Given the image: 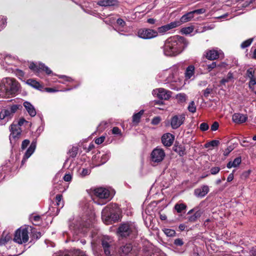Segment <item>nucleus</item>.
<instances>
[{
    "instance_id": "nucleus-1",
    "label": "nucleus",
    "mask_w": 256,
    "mask_h": 256,
    "mask_svg": "<svg viewBox=\"0 0 256 256\" xmlns=\"http://www.w3.org/2000/svg\"><path fill=\"white\" fill-rule=\"evenodd\" d=\"M188 42L181 36H175L168 38L163 46L164 54L167 56H175L181 54L187 47Z\"/></svg>"
},
{
    "instance_id": "nucleus-2",
    "label": "nucleus",
    "mask_w": 256,
    "mask_h": 256,
    "mask_svg": "<svg viewBox=\"0 0 256 256\" xmlns=\"http://www.w3.org/2000/svg\"><path fill=\"white\" fill-rule=\"evenodd\" d=\"M20 85L14 78H5L0 81V97L8 98L14 96L19 90Z\"/></svg>"
},
{
    "instance_id": "nucleus-3",
    "label": "nucleus",
    "mask_w": 256,
    "mask_h": 256,
    "mask_svg": "<svg viewBox=\"0 0 256 256\" xmlns=\"http://www.w3.org/2000/svg\"><path fill=\"white\" fill-rule=\"evenodd\" d=\"M21 107L20 104H14L2 110L0 112V126L5 125L10 120L16 112Z\"/></svg>"
},
{
    "instance_id": "nucleus-4",
    "label": "nucleus",
    "mask_w": 256,
    "mask_h": 256,
    "mask_svg": "<svg viewBox=\"0 0 256 256\" xmlns=\"http://www.w3.org/2000/svg\"><path fill=\"white\" fill-rule=\"evenodd\" d=\"M94 194L99 199L100 202H98V204H104L112 198V193L108 190L102 187L95 188Z\"/></svg>"
},
{
    "instance_id": "nucleus-5",
    "label": "nucleus",
    "mask_w": 256,
    "mask_h": 256,
    "mask_svg": "<svg viewBox=\"0 0 256 256\" xmlns=\"http://www.w3.org/2000/svg\"><path fill=\"white\" fill-rule=\"evenodd\" d=\"M31 227L26 226L18 229L15 232L14 240L18 244L26 242L29 239L28 230Z\"/></svg>"
},
{
    "instance_id": "nucleus-6",
    "label": "nucleus",
    "mask_w": 256,
    "mask_h": 256,
    "mask_svg": "<svg viewBox=\"0 0 256 256\" xmlns=\"http://www.w3.org/2000/svg\"><path fill=\"white\" fill-rule=\"evenodd\" d=\"M177 72L176 68H170L164 70L158 74V76L162 78V80L166 84L176 82L174 78V74Z\"/></svg>"
},
{
    "instance_id": "nucleus-7",
    "label": "nucleus",
    "mask_w": 256,
    "mask_h": 256,
    "mask_svg": "<svg viewBox=\"0 0 256 256\" xmlns=\"http://www.w3.org/2000/svg\"><path fill=\"white\" fill-rule=\"evenodd\" d=\"M136 231L135 225L128 222L124 223L120 226L118 233L122 237H126Z\"/></svg>"
},
{
    "instance_id": "nucleus-8",
    "label": "nucleus",
    "mask_w": 256,
    "mask_h": 256,
    "mask_svg": "<svg viewBox=\"0 0 256 256\" xmlns=\"http://www.w3.org/2000/svg\"><path fill=\"white\" fill-rule=\"evenodd\" d=\"M117 214H114L113 209L110 206L105 207L102 212V218L106 224H108L117 218Z\"/></svg>"
},
{
    "instance_id": "nucleus-9",
    "label": "nucleus",
    "mask_w": 256,
    "mask_h": 256,
    "mask_svg": "<svg viewBox=\"0 0 256 256\" xmlns=\"http://www.w3.org/2000/svg\"><path fill=\"white\" fill-rule=\"evenodd\" d=\"M166 156V154L162 148L158 147L152 150L150 154V160L152 162L158 164L161 162Z\"/></svg>"
},
{
    "instance_id": "nucleus-10",
    "label": "nucleus",
    "mask_w": 256,
    "mask_h": 256,
    "mask_svg": "<svg viewBox=\"0 0 256 256\" xmlns=\"http://www.w3.org/2000/svg\"><path fill=\"white\" fill-rule=\"evenodd\" d=\"M102 245L105 254L110 256L114 248L112 238L108 236H104L102 240Z\"/></svg>"
},
{
    "instance_id": "nucleus-11",
    "label": "nucleus",
    "mask_w": 256,
    "mask_h": 256,
    "mask_svg": "<svg viewBox=\"0 0 256 256\" xmlns=\"http://www.w3.org/2000/svg\"><path fill=\"white\" fill-rule=\"evenodd\" d=\"M138 36L143 39H150L158 36L156 30L150 28H141L138 32Z\"/></svg>"
},
{
    "instance_id": "nucleus-12",
    "label": "nucleus",
    "mask_w": 256,
    "mask_h": 256,
    "mask_svg": "<svg viewBox=\"0 0 256 256\" xmlns=\"http://www.w3.org/2000/svg\"><path fill=\"white\" fill-rule=\"evenodd\" d=\"M185 119V114H183L174 116L170 120L172 128L174 130L177 129L184 124Z\"/></svg>"
},
{
    "instance_id": "nucleus-13",
    "label": "nucleus",
    "mask_w": 256,
    "mask_h": 256,
    "mask_svg": "<svg viewBox=\"0 0 256 256\" xmlns=\"http://www.w3.org/2000/svg\"><path fill=\"white\" fill-rule=\"evenodd\" d=\"M172 92L164 88H158L154 90L152 94L158 98L167 100L171 96Z\"/></svg>"
},
{
    "instance_id": "nucleus-14",
    "label": "nucleus",
    "mask_w": 256,
    "mask_h": 256,
    "mask_svg": "<svg viewBox=\"0 0 256 256\" xmlns=\"http://www.w3.org/2000/svg\"><path fill=\"white\" fill-rule=\"evenodd\" d=\"M10 131L11 132L10 136V142H12V138L16 139L18 138L22 132L20 128L16 124L13 122L10 126Z\"/></svg>"
},
{
    "instance_id": "nucleus-15",
    "label": "nucleus",
    "mask_w": 256,
    "mask_h": 256,
    "mask_svg": "<svg viewBox=\"0 0 256 256\" xmlns=\"http://www.w3.org/2000/svg\"><path fill=\"white\" fill-rule=\"evenodd\" d=\"M222 54V52L220 50L212 49L206 50L205 52V56L206 58L209 60H215L218 59Z\"/></svg>"
},
{
    "instance_id": "nucleus-16",
    "label": "nucleus",
    "mask_w": 256,
    "mask_h": 256,
    "mask_svg": "<svg viewBox=\"0 0 256 256\" xmlns=\"http://www.w3.org/2000/svg\"><path fill=\"white\" fill-rule=\"evenodd\" d=\"M36 148V142L34 141L32 142L30 146L28 147V149L26 150L24 157L22 160V164H24L26 160L32 156V154L34 152Z\"/></svg>"
},
{
    "instance_id": "nucleus-17",
    "label": "nucleus",
    "mask_w": 256,
    "mask_h": 256,
    "mask_svg": "<svg viewBox=\"0 0 256 256\" xmlns=\"http://www.w3.org/2000/svg\"><path fill=\"white\" fill-rule=\"evenodd\" d=\"M208 192V186L206 185H204L199 188L195 189L194 190V194L197 198H202L204 197Z\"/></svg>"
},
{
    "instance_id": "nucleus-18",
    "label": "nucleus",
    "mask_w": 256,
    "mask_h": 256,
    "mask_svg": "<svg viewBox=\"0 0 256 256\" xmlns=\"http://www.w3.org/2000/svg\"><path fill=\"white\" fill-rule=\"evenodd\" d=\"M174 136L170 133L164 134L162 137V142L166 146H171L174 140Z\"/></svg>"
},
{
    "instance_id": "nucleus-19",
    "label": "nucleus",
    "mask_w": 256,
    "mask_h": 256,
    "mask_svg": "<svg viewBox=\"0 0 256 256\" xmlns=\"http://www.w3.org/2000/svg\"><path fill=\"white\" fill-rule=\"evenodd\" d=\"M16 58L9 55H4L0 54V62H5L8 65H14Z\"/></svg>"
},
{
    "instance_id": "nucleus-20",
    "label": "nucleus",
    "mask_w": 256,
    "mask_h": 256,
    "mask_svg": "<svg viewBox=\"0 0 256 256\" xmlns=\"http://www.w3.org/2000/svg\"><path fill=\"white\" fill-rule=\"evenodd\" d=\"M232 119L233 122L235 123L242 124L247 120L248 117L246 114L240 113H236L233 114Z\"/></svg>"
},
{
    "instance_id": "nucleus-21",
    "label": "nucleus",
    "mask_w": 256,
    "mask_h": 256,
    "mask_svg": "<svg viewBox=\"0 0 256 256\" xmlns=\"http://www.w3.org/2000/svg\"><path fill=\"white\" fill-rule=\"evenodd\" d=\"M23 105L30 116L33 117L36 115V109L30 102L26 101L24 102Z\"/></svg>"
},
{
    "instance_id": "nucleus-22",
    "label": "nucleus",
    "mask_w": 256,
    "mask_h": 256,
    "mask_svg": "<svg viewBox=\"0 0 256 256\" xmlns=\"http://www.w3.org/2000/svg\"><path fill=\"white\" fill-rule=\"evenodd\" d=\"M195 68L193 65L188 66L185 71L184 76L186 80L190 79L194 74Z\"/></svg>"
},
{
    "instance_id": "nucleus-23",
    "label": "nucleus",
    "mask_w": 256,
    "mask_h": 256,
    "mask_svg": "<svg viewBox=\"0 0 256 256\" xmlns=\"http://www.w3.org/2000/svg\"><path fill=\"white\" fill-rule=\"evenodd\" d=\"M116 0H102L97 2V4L101 6H114Z\"/></svg>"
},
{
    "instance_id": "nucleus-24",
    "label": "nucleus",
    "mask_w": 256,
    "mask_h": 256,
    "mask_svg": "<svg viewBox=\"0 0 256 256\" xmlns=\"http://www.w3.org/2000/svg\"><path fill=\"white\" fill-rule=\"evenodd\" d=\"M193 18L194 14H192V12H190L182 16L180 19V21L182 24L190 20Z\"/></svg>"
},
{
    "instance_id": "nucleus-25",
    "label": "nucleus",
    "mask_w": 256,
    "mask_h": 256,
    "mask_svg": "<svg viewBox=\"0 0 256 256\" xmlns=\"http://www.w3.org/2000/svg\"><path fill=\"white\" fill-rule=\"evenodd\" d=\"M26 83L28 85L37 90H40L42 88V86L40 84L34 80L29 79L27 80Z\"/></svg>"
},
{
    "instance_id": "nucleus-26",
    "label": "nucleus",
    "mask_w": 256,
    "mask_h": 256,
    "mask_svg": "<svg viewBox=\"0 0 256 256\" xmlns=\"http://www.w3.org/2000/svg\"><path fill=\"white\" fill-rule=\"evenodd\" d=\"M186 208V206L183 203L176 204L174 206V209L178 213H180L185 210Z\"/></svg>"
},
{
    "instance_id": "nucleus-27",
    "label": "nucleus",
    "mask_w": 256,
    "mask_h": 256,
    "mask_svg": "<svg viewBox=\"0 0 256 256\" xmlns=\"http://www.w3.org/2000/svg\"><path fill=\"white\" fill-rule=\"evenodd\" d=\"M110 158V154L109 153H106L104 154H102L100 156V163L98 164H96V166H100L102 164H105L109 159Z\"/></svg>"
},
{
    "instance_id": "nucleus-28",
    "label": "nucleus",
    "mask_w": 256,
    "mask_h": 256,
    "mask_svg": "<svg viewBox=\"0 0 256 256\" xmlns=\"http://www.w3.org/2000/svg\"><path fill=\"white\" fill-rule=\"evenodd\" d=\"M132 250V246L131 244H126L125 246L121 248L122 252L124 254H127Z\"/></svg>"
},
{
    "instance_id": "nucleus-29",
    "label": "nucleus",
    "mask_w": 256,
    "mask_h": 256,
    "mask_svg": "<svg viewBox=\"0 0 256 256\" xmlns=\"http://www.w3.org/2000/svg\"><path fill=\"white\" fill-rule=\"evenodd\" d=\"M233 78L234 77L232 74L231 72H229L228 74L226 77V78H222L220 80V84H225L226 82H228L232 81L233 80Z\"/></svg>"
},
{
    "instance_id": "nucleus-30",
    "label": "nucleus",
    "mask_w": 256,
    "mask_h": 256,
    "mask_svg": "<svg viewBox=\"0 0 256 256\" xmlns=\"http://www.w3.org/2000/svg\"><path fill=\"white\" fill-rule=\"evenodd\" d=\"M176 98L178 102L182 103L186 102L187 96L184 93H180L176 94Z\"/></svg>"
},
{
    "instance_id": "nucleus-31",
    "label": "nucleus",
    "mask_w": 256,
    "mask_h": 256,
    "mask_svg": "<svg viewBox=\"0 0 256 256\" xmlns=\"http://www.w3.org/2000/svg\"><path fill=\"white\" fill-rule=\"evenodd\" d=\"M144 114V110H142L138 113L135 114L132 116V122L138 124L140 119V118Z\"/></svg>"
},
{
    "instance_id": "nucleus-32",
    "label": "nucleus",
    "mask_w": 256,
    "mask_h": 256,
    "mask_svg": "<svg viewBox=\"0 0 256 256\" xmlns=\"http://www.w3.org/2000/svg\"><path fill=\"white\" fill-rule=\"evenodd\" d=\"M91 172L90 169L88 168H82L79 171V175L82 178H84L86 176H88L90 174Z\"/></svg>"
},
{
    "instance_id": "nucleus-33",
    "label": "nucleus",
    "mask_w": 256,
    "mask_h": 256,
    "mask_svg": "<svg viewBox=\"0 0 256 256\" xmlns=\"http://www.w3.org/2000/svg\"><path fill=\"white\" fill-rule=\"evenodd\" d=\"M201 216V212L200 210H197L194 214L188 218V220L190 222H194L196 221L198 218H200Z\"/></svg>"
},
{
    "instance_id": "nucleus-34",
    "label": "nucleus",
    "mask_w": 256,
    "mask_h": 256,
    "mask_svg": "<svg viewBox=\"0 0 256 256\" xmlns=\"http://www.w3.org/2000/svg\"><path fill=\"white\" fill-rule=\"evenodd\" d=\"M38 67L40 70L44 71L48 74H52V71L50 69V68L45 66L44 64L40 63L38 64Z\"/></svg>"
},
{
    "instance_id": "nucleus-35",
    "label": "nucleus",
    "mask_w": 256,
    "mask_h": 256,
    "mask_svg": "<svg viewBox=\"0 0 256 256\" xmlns=\"http://www.w3.org/2000/svg\"><path fill=\"white\" fill-rule=\"evenodd\" d=\"M220 144V142L218 140H212L208 142L205 144L204 147L208 148L210 146L214 147L218 146Z\"/></svg>"
},
{
    "instance_id": "nucleus-36",
    "label": "nucleus",
    "mask_w": 256,
    "mask_h": 256,
    "mask_svg": "<svg viewBox=\"0 0 256 256\" xmlns=\"http://www.w3.org/2000/svg\"><path fill=\"white\" fill-rule=\"evenodd\" d=\"M253 40H254V38H249V39L243 42L240 44L241 48H245L248 47V46H250L251 44L253 42Z\"/></svg>"
},
{
    "instance_id": "nucleus-37",
    "label": "nucleus",
    "mask_w": 256,
    "mask_h": 256,
    "mask_svg": "<svg viewBox=\"0 0 256 256\" xmlns=\"http://www.w3.org/2000/svg\"><path fill=\"white\" fill-rule=\"evenodd\" d=\"M167 24L169 28V30H170L180 26L182 24V22H180V20L174 21Z\"/></svg>"
},
{
    "instance_id": "nucleus-38",
    "label": "nucleus",
    "mask_w": 256,
    "mask_h": 256,
    "mask_svg": "<svg viewBox=\"0 0 256 256\" xmlns=\"http://www.w3.org/2000/svg\"><path fill=\"white\" fill-rule=\"evenodd\" d=\"M163 232L168 236H174L176 234L174 230L170 228H164Z\"/></svg>"
},
{
    "instance_id": "nucleus-39",
    "label": "nucleus",
    "mask_w": 256,
    "mask_h": 256,
    "mask_svg": "<svg viewBox=\"0 0 256 256\" xmlns=\"http://www.w3.org/2000/svg\"><path fill=\"white\" fill-rule=\"evenodd\" d=\"M30 218L34 225H38L41 222V217L40 216H31Z\"/></svg>"
},
{
    "instance_id": "nucleus-40",
    "label": "nucleus",
    "mask_w": 256,
    "mask_h": 256,
    "mask_svg": "<svg viewBox=\"0 0 256 256\" xmlns=\"http://www.w3.org/2000/svg\"><path fill=\"white\" fill-rule=\"evenodd\" d=\"M11 239L10 236L7 234L4 237L2 236L0 239V245H4Z\"/></svg>"
},
{
    "instance_id": "nucleus-41",
    "label": "nucleus",
    "mask_w": 256,
    "mask_h": 256,
    "mask_svg": "<svg viewBox=\"0 0 256 256\" xmlns=\"http://www.w3.org/2000/svg\"><path fill=\"white\" fill-rule=\"evenodd\" d=\"M194 30V28L192 26H188L184 28L181 30V32L186 34H188L192 33Z\"/></svg>"
},
{
    "instance_id": "nucleus-42",
    "label": "nucleus",
    "mask_w": 256,
    "mask_h": 256,
    "mask_svg": "<svg viewBox=\"0 0 256 256\" xmlns=\"http://www.w3.org/2000/svg\"><path fill=\"white\" fill-rule=\"evenodd\" d=\"M188 109L189 112L194 113L196 112V106L195 105V103L194 101H192L188 107Z\"/></svg>"
},
{
    "instance_id": "nucleus-43",
    "label": "nucleus",
    "mask_w": 256,
    "mask_h": 256,
    "mask_svg": "<svg viewBox=\"0 0 256 256\" xmlns=\"http://www.w3.org/2000/svg\"><path fill=\"white\" fill-rule=\"evenodd\" d=\"M168 30H169V28H168V24H166L164 26H162L160 27H159L158 28L157 32H158V33L159 32L160 34H163Z\"/></svg>"
},
{
    "instance_id": "nucleus-44",
    "label": "nucleus",
    "mask_w": 256,
    "mask_h": 256,
    "mask_svg": "<svg viewBox=\"0 0 256 256\" xmlns=\"http://www.w3.org/2000/svg\"><path fill=\"white\" fill-rule=\"evenodd\" d=\"M246 76L249 78H252L254 77V70L250 68L246 70Z\"/></svg>"
},
{
    "instance_id": "nucleus-45",
    "label": "nucleus",
    "mask_w": 256,
    "mask_h": 256,
    "mask_svg": "<svg viewBox=\"0 0 256 256\" xmlns=\"http://www.w3.org/2000/svg\"><path fill=\"white\" fill-rule=\"evenodd\" d=\"M62 196L61 194H58L56 196V205L62 208L64 206L63 202H62Z\"/></svg>"
},
{
    "instance_id": "nucleus-46",
    "label": "nucleus",
    "mask_w": 256,
    "mask_h": 256,
    "mask_svg": "<svg viewBox=\"0 0 256 256\" xmlns=\"http://www.w3.org/2000/svg\"><path fill=\"white\" fill-rule=\"evenodd\" d=\"M232 162L233 164V168H236L242 162V159L240 157H238L236 158Z\"/></svg>"
},
{
    "instance_id": "nucleus-47",
    "label": "nucleus",
    "mask_w": 256,
    "mask_h": 256,
    "mask_svg": "<svg viewBox=\"0 0 256 256\" xmlns=\"http://www.w3.org/2000/svg\"><path fill=\"white\" fill-rule=\"evenodd\" d=\"M108 123L106 122H102L98 127L99 131L102 132L107 126Z\"/></svg>"
},
{
    "instance_id": "nucleus-48",
    "label": "nucleus",
    "mask_w": 256,
    "mask_h": 256,
    "mask_svg": "<svg viewBox=\"0 0 256 256\" xmlns=\"http://www.w3.org/2000/svg\"><path fill=\"white\" fill-rule=\"evenodd\" d=\"M78 153V150L76 148L73 147L70 150V156L72 158H74L76 156Z\"/></svg>"
},
{
    "instance_id": "nucleus-49",
    "label": "nucleus",
    "mask_w": 256,
    "mask_h": 256,
    "mask_svg": "<svg viewBox=\"0 0 256 256\" xmlns=\"http://www.w3.org/2000/svg\"><path fill=\"white\" fill-rule=\"evenodd\" d=\"M29 68L34 72H38L39 70H40L38 67V65L37 66L33 62L30 64Z\"/></svg>"
},
{
    "instance_id": "nucleus-50",
    "label": "nucleus",
    "mask_w": 256,
    "mask_h": 256,
    "mask_svg": "<svg viewBox=\"0 0 256 256\" xmlns=\"http://www.w3.org/2000/svg\"><path fill=\"white\" fill-rule=\"evenodd\" d=\"M174 244L176 246H180L184 244V242L182 239L178 238L174 240Z\"/></svg>"
},
{
    "instance_id": "nucleus-51",
    "label": "nucleus",
    "mask_w": 256,
    "mask_h": 256,
    "mask_svg": "<svg viewBox=\"0 0 256 256\" xmlns=\"http://www.w3.org/2000/svg\"><path fill=\"white\" fill-rule=\"evenodd\" d=\"M65 182H69L72 180V175L70 173H66L65 174L63 178Z\"/></svg>"
},
{
    "instance_id": "nucleus-52",
    "label": "nucleus",
    "mask_w": 256,
    "mask_h": 256,
    "mask_svg": "<svg viewBox=\"0 0 256 256\" xmlns=\"http://www.w3.org/2000/svg\"><path fill=\"white\" fill-rule=\"evenodd\" d=\"M200 128L201 130L206 131L208 129L209 126L207 123L203 122L200 124Z\"/></svg>"
},
{
    "instance_id": "nucleus-53",
    "label": "nucleus",
    "mask_w": 256,
    "mask_h": 256,
    "mask_svg": "<svg viewBox=\"0 0 256 256\" xmlns=\"http://www.w3.org/2000/svg\"><path fill=\"white\" fill-rule=\"evenodd\" d=\"M112 133L114 134L121 135L122 132L120 130L118 127H114L112 130Z\"/></svg>"
},
{
    "instance_id": "nucleus-54",
    "label": "nucleus",
    "mask_w": 256,
    "mask_h": 256,
    "mask_svg": "<svg viewBox=\"0 0 256 256\" xmlns=\"http://www.w3.org/2000/svg\"><path fill=\"white\" fill-rule=\"evenodd\" d=\"M30 140H25L22 142L21 148L22 149L24 150L30 144Z\"/></svg>"
},
{
    "instance_id": "nucleus-55",
    "label": "nucleus",
    "mask_w": 256,
    "mask_h": 256,
    "mask_svg": "<svg viewBox=\"0 0 256 256\" xmlns=\"http://www.w3.org/2000/svg\"><path fill=\"white\" fill-rule=\"evenodd\" d=\"M160 118L159 116L154 117L152 120V124L154 125H156L160 122Z\"/></svg>"
},
{
    "instance_id": "nucleus-56",
    "label": "nucleus",
    "mask_w": 256,
    "mask_h": 256,
    "mask_svg": "<svg viewBox=\"0 0 256 256\" xmlns=\"http://www.w3.org/2000/svg\"><path fill=\"white\" fill-rule=\"evenodd\" d=\"M216 66V62H212L211 64L207 66V70L210 72Z\"/></svg>"
},
{
    "instance_id": "nucleus-57",
    "label": "nucleus",
    "mask_w": 256,
    "mask_h": 256,
    "mask_svg": "<svg viewBox=\"0 0 256 256\" xmlns=\"http://www.w3.org/2000/svg\"><path fill=\"white\" fill-rule=\"evenodd\" d=\"M212 90L210 88H206L204 92V96L206 98H208L209 94L212 92Z\"/></svg>"
},
{
    "instance_id": "nucleus-58",
    "label": "nucleus",
    "mask_w": 256,
    "mask_h": 256,
    "mask_svg": "<svg viewBox=\"0 0 256 256\" xmlns=\"http://www.w3.org/2000/svg\"><path fill=\"white\" fill-rule=\"evenodd\" d=\"M104 139H105V136H102L100 138H96L95 140V142H96V144H101L104 142Z\"/></svg>"
},
{
    "instance_id": "nucleus-59",
    "label": "nucleus",
    "mask_w": 256,
    "mask_h": 256,
    "mask_svg": "<svg viewBox=\"0 0 256 256\" xmlns=\"http://www.w3.org/2000/svg\"><path fill=\"white\" fill-rule=\"evenodd\" d=\"M220 170L219 167H213L210 169V173L212 174H217Z\"/></svg>"
},
{
    "instance_id": "nucleus-60",
    "label": "nucleus",
    "mask_w": 256,
    "mask_h": 256,
    "mask_svg": "<svg viewBox=\"0 0 256 256\" xmlns=\"http://www.w3.org/2000/svg\"><path fill=\"white\" fill-rule=\"evenodd\" d=\"M192 14H202L206 12V10L204 8H200L198 9L193 11H192Z\"/></svg>"
},
{
    "instance_id": "nucleus-61",
    "label": "nucleus",
    "mask_w": 256,
    "mask_h": 256,
    "mask_svg": "<svg viewBox=\"0 0 256 256\" xmlns=\"http://www.w3.org/2000/svg\"><path fill=\"white\" fill-rule=\"evenodd\" d=\"M28 122L24 118H20L17 124H16L18 127L20 128L22 126L24 123H28Z\"/></svg>"
},
{
    "instance_id": "nucleus-62",
    "label": "nucleus",
    "mask_w": 256,
    "mask_h": 256,
    "mask_svg": "<svg viewBox=\"0 0 256 256\" xmlns=\"http://www.w3.org/2000/svg\"><path fill=\"white\" fill-rule=\"evenodd\" d=\"M219 126L218 123L216 122H214L211 126V130L212 131L216 130Z\"/></svg>"
},
{
    "instance_id": "nucleus-63",
    "label": "nucleus",
    "mask_w": 256,
    "mask_h": 256,
    "mask_svg": "<svg viewBox=\"0 0 256 256\" xmlns=\"http://www.w3.org/2000/svg\"><path fill=\"white\" fill-rule=\"evenodd\" d=\"M250 80L249 82V86L250 88H251L252 86H254L255 84H256V79L254 77L252 78H250Z\"/></svg>"
},
{
    "instance_id": "nucleus-64",
    "label": "nucleus",
    "mask_w": 256,
    "mask_h": 256,
    "mask_svg": "<svg viewBox=\"0 0 256 256\" xmlns=\"http://www.w3.org/2000/svg\"><path fill=\"white\" fill-rule=\"evenodd\" d=\"M118 24L122 27H124L125 26V22L122 18H118L116 20Z\"/></svg>"
}]
</instances>
